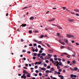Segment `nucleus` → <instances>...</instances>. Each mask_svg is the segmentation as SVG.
Here are the masks:
<instances>
[{
  "instance_id": "f257e3e1",
  "label": "nucleus",
  "mask_w": 79,
  "mask_h": 79,
  "mask_svg": "<svg viewBox=\"0 0 79 79\" xmlns=\"http://www.w3.org/2000/svg\"><path fill=\"white\" fill-rule=\"evenodd\" d=\"M66 35L67 37H68V38H71V37H72V38H73V39H76L75 38H74V35H72L67 34V35Z\"/></svg>"
},
{
  "instance_id": "f03ea898",
  "label": "nucleus",
  "mask_w": 79,
  "mask_h": 79,
  "mask_svg": "<svg viewBox=\"0 0 79 79\" xmlns=\"http://www.w3.org/2000/svg\"><path fill=\"white\" fill-rule=\"evenodd\" d=\"M56 64H58L59 66H62V63L61 62H59L56 61V62L54 63V65H56Z\"/></svg>"
},
{
  "instance_id": "7ed1b4c3",
  "label": "nucleus",
  "mask_w": 79,
  "mask_h": 79,
  "mask_svg": "<svg viewBox=\"0 0 79 79\" xmlns=\"http://www.w3.org/2000/svg\"><path fill=\"white\" fill-rule=\"evenodd\" d=\"M49 72H50V71L49 70H46L45 71V72L46 73V74H44L45 76H46V77H47V76H48V74H47V73H49Z\"/></svg>"
},
{
  "instance_id": "20e7f679",
  "label": "nucleus",
  "mask_w": 79,
  "mask_h": 79,
  "mask_svg": "<svg viewBox=\"0 0 79 79\" xmlns=\"http://www.w3.org/2000/svg\"><path fill=\"white\" fill-rule=\"evenodd\" d=\"M68 20L69 21V22H71L72 23H73V22H74V20L70 19H68Z\"/></svg>"
},
{
  "instance_id": "39448f33",
  "label": "nucleus",
  "mask_w": 79,
  "mask_h": 79,
  "mask_svg": "<svg viewBox=\"0 0 79 79\" xmlns=\"http://www.w3.org/2000/svg\"><path fill=\"white\" fill-rule=\"evenodd\" d=\"M70 76H71V77L72 78H73V77H75V78H76V77H77L76 75H74L73 74L71 75Z\"/></svg>"
},
{
  "instance_id": "423d86ee",
  "label": "nucleus",
  "mask_w": 79,
  "mask_h": 79,
  "mask_svg": "<svg viewBox=\"0 0 79 79\" xmlns=\"http://www.w3.org/2000/svg\"><path fill=\"white\" fill-rule=\"evenodd\" d=\"M64 42H65V43H66L67 44H68V40L66 39H64Z\"/></svg>"
},
{
  "instance_id": "0eeeda50",
  "label": "nucleus",
  "mask_w": 79,
  "mask_h": 79,
  "mask_svg": "<svg viewBox=\"0 0 79 79\" xmlns=\"http://www.w3.org/2000/svg\"><path fill=\"white\" fill-rule=\"evenodd\" d=\"M21 26H22V27H25V26H26V24H22V25H21L20 26V28H21Z\"/></svg>"
},
{
  "instance_id": "6e6552de",
  "label": "nucleus",
  "mask_w": 79,
  "mask_h": 79,
  "mask_svg": "<svg viewBox=\"0 0 79 79\" xmlns=\"http://www.w3.org/2000/svg\"><path fill=\"white\" fill-rule=\"evenodd\" d=\"M55 20V19L54 18L52 19L51 20H49V21L50 22V21H53Z\"/></svg>"
},
{
  "instance_id": "1a4fd4ad",
  "label": "nucleus",
  "mask_w": 79,
  "mask_h": 79,
  "mask_svg": "<svg viewBox=\"0 0 79 79\" xmlns=\"http://www.w3.org/2000/svg\"><path fill=\"white\" fill-rule=\"evenodd\" d=\"M30 20H32L33 19H34V17L33 16L31 17L30 18Z\"/></svg>"
},
{
  "instance_id": "9d476101",
  "label": "nucleus",
  "mask_w": 79,
  "mask_h": 79,
  "mask_svg": "<svg viewBox=\"0 0 79 79\" xmlns=\"http://www.w3.org/2000/svg\"><path fill=\"white\" fill-rule=\"evenodd\" d=\"M57 27L59 28V29H63L61 27H60L58 25H57Z\"/></svg>"
},
{
  "instance_id": "9b49d317",
  "label": "nucleus",
  "mask_w": 79,
  "mask_h": 79,
  "mask_svg": "<svg viewBox=\"0 0 79 79\" xmlns=\"http://www.w3.org/2000/svg\"><path fill=\"white\" fill-rule=\"evenodd\" d=\"M56 66H57V69H60V66L58 65V64H56Z\"/></svg>"
},
{
  "instance_id": "f8f14e48",
  "label": "nucleus",
  "mask_w": 79,
  "mask_h": 79,
  "mask_svg": "<svg viewBox=\"0 0 79 79\" xmlns=\"http://www.w3.org/2000/svg\"><path fill=\"white\" fill-rule=\"evenodd\" d=\"M41 70H43V71H46V69L45 68H41Z\"/></svg>"
},
{
  "instance_id": "ddd939ff",
  "label": "nucleus",
  "mask_w": 79,
  "mask_h": 79,
  "mask_svg": "<svg viewBox=\"0 0 79 79\" xmlns=\"http://www.w3.org/2000/svg\"><path fill=\"white\" fill-rule=\"evenodd\" d=\"M44 37V35H41L40 36V39H42Z\"/></svg>"
},
{
  "instance_id": "4468645a",
  "label": "nucleus",
  "mask_w": 79,
  "mask_h": 79,
  "mask_svg": "<svg viewBox=\"0 0 79 79\" xmlns=\"http://www.w3.org/2000/svg\"><path fill=\"white\" fill-rule=\"evenodd\" d=\"M41 55H42V56H45V53H42L41 54Z\"/></svg>"
},
{
  "instance_id": "2eb2a0df",
  "label": "nucleus",
  "mask_w": 79,
  "mask_h": 79,
  "mask_svg": "<svg viewBox=\"0 0 79 79\" xmlns=\"http://www.w3.org/2000/svg\"><path fill=\"white\" fill-rule=\"evenodd\" d=\"M48 52H50V53H52V52H53V51L51 49H49L48 50Z\"/></svg>"
},
{
  "instance_id": "dca6fc26",
  "label": "nucleus",
  "mask_w": 79,
  "mask_h": 79,
  "mask_svg": "<svg viewBox=\"0 0 79 79\" xmlns=\"http://www.w3.org/2000/svg\"><path fill=\"white\" fill-rule=\"evenodd\" d=\"M23 73H24V74H27V72H26V71H24V70H23Z\"/></svg>"
},
{
  "instance_id": "f3484780",
  "label": "nucleus",
  "mask_w": 79,
  "mask_h": 79,
  "mask_svg": "<svg viewBox=\"0 0 79 79\" xmlns=\"http://www.w3.org/2000/svg\"><path fill=\"white\" fill-rule=\"evenodd\" d=\"M42 41H40L38 42V44H42Z\"/></svg>"
},
{
  "instance_id": "a211bd4d",
  "label": "nucleus",
  "mask_w": 79,
  "mask_h": 79,
  "mask_svg": "<svg viewBox=\"0 0 79 79\" xmlns=\"http://www.w3.org/2000/svg\"><path fill=\"white\" fill-rule=\"evenodd\" d=\"M69 69H71V71H74V69H72L71 67Z\"/></svg>"
},
{
  "instance_id": "6ab92c4d",
  "label": "nucleus",
  "mask_w": 79,
  "mask_h": 79,
  "mask_svg": "<svg viewBox=\"0 0 79 79\" xmlns=\"http://www.w3.org/2000/svg\"><path fill=\"white\" fill-rule=\"evenodd\" d=\"M51 24L52 25V26H56V27H57V25H55L53 24Z\"/></svg>"
},
{
  "instance_id": "aec40b11",
  "label": "nucleus",
  "mask_w": 79,
  "mask_h": 79,
  "mask_svg": "<svg viewBox=\"0 0 79 79\" xmlns=\"http://www.w3.org/2000/svg\"><path fill=\"white\" fill-rule=\"evenodd\" d=\"M72 62L73 63V64H75V63H76V61L74 60H73L72 61Z\"/></svg>"
},
{
  "instance_id": "412c9836",
  "label": "nucleus",
  "mask_w": 79,
  "mask_h": 79,
  "mask_svg": "<svg viewBox=\"0 0 79 79\" xmlns=\"http://www.w3.org/2000/svg\"><path fill=\"white\" fill-rule=\"evenodd\" d=\"M67 48L68 50H72V48L69 47L68 48Z\"/></svg>"
},
{
  "instance_id": "4be33fe9",
  "label": "nucleus",
  "mask_w": 79,
  "mask_h": 79,
  "mask_svg": "<svg viewBox=\"0 0 79 79\" xmlns=\"http://www.w3.org/2000/svg\"><path fill=\"white\" fill-rule=\"evenodd\" d=\"M48 29L49 30L50 29V30H53V29L52 28H48Z\"/></svg>"
},
{
  "instance_id": "5701e85b",
  "label": "nucleus",
  "mask_w": 79,
  "mask_h": 79,
  "mask_svg": "<svg viewBox=\"0 0 79 79\" xmlns=\"http://www.w3.org/2000/svg\"><path fill=\"white\" fill-rule=\"evenodd\" d=\"M74 70H75V71H77V67H74Z\"/></svg>"
},
{
  "instance_id": "b1692460",
  "label": "nucleus",
  "mask_w": 79,
  "mask_h": 79,
  "mask_svg": "<svg viewBox=\"0 0 79 79\" xmlns=\"http://www.w3.org/2000/svg\"><path fill=\"white\" fill-rule=\"evenodd\" d=\"M48 56L51 57V56H52V55L50 54H48Z\"/></svg>"
},
{
  "instance_id": "393cba45",
  "label": "nucleus",
  "mask_w": 79,
  "mask_h": 79,
  "mask_svg": "<svg viewBox=\"0 0 79 79\" xmlns=\"http://www.w3.org/2000/svg\"><path fill=\"white\" fill-rule=\"evenodd\" d=\"M38 64H40L42 63V62L39 61L38 62Z\"/></svg>"
},
{
  "instance_id": "a878e982",
  "label": "nucleus",
  "mask_w": 79,
  "mask_h": 79,
  "mask_svg": "<svg viewBox=\"0 0 79 79\" xmlns=\"http://www.w3.org/2000/svg\"><path fill=\"white\" fill-rule=\"evenodd\" d=\"M58 77H60V78H61V77H63V76L62 75H59L58 76Z\"/></svg>"
},
{
  "instance_id": "bb28decb",
  "label": "nucleus",
  "mask_w": 79,
  "mask_h": 79,
  "mask_svg": "<svg viewBox=\"0 0 79 79\" xmlns=\"http://www.w3.org/2000/svg\"><path fill=\"white\" fill-rule=\"evenodd\" d=\"M57 73V72L56 71H55L54 72V74H55V75H56V74Z\"/></svg>"
},
{
  "instance_id": "cd10ccee",
  "label": "nucleus",
  "mask_w": 79,
  "mask_h": 79,
  "mask_svg": "<svg viewBox=\"0 0 79 79\" xmlns=\"http://www.w3.org/2000/svg\"><path fill=\"white\" fill-rule=\"evenodd\" d=\"M37 56H38V57H40V53L38 54Z\"/></svg>"
},
{
  "instance_id": "c85d7f7f",
  "label": "nucleus",
  "mask_w": 79,
  "mask_h": 79,
  "mask_svg": "<svg viewBox=\"0 0 79 79\" xmlns=\"http://www.w3.org/2000/svg\"><path fill=\"white\" fill-rule=\"evenodd\" d=\"M66 57H67L68 58H70V56L69 55H67Z\"/></svg>"
},
{
  "instance_id": "c756f323",
  "label": "nucleus",
  "mask_w": 79,
  "mask_h": 79,
  "mask_svg": "<svg viewBox=\"0 0 79 79\" xmlns=\"http://www.w3.org/2000/svg\"><path fill=\"white\" fill-rule=\"evenodd\" d=\"M71 13L72 15H74L75 14V13H74V12H71Z\"/></svg>"
},
{
  "instance_id": "7c9ffc66",
  "label": "nucleus",
  "mask_w": 79,
  "mask_h": 79,
  "mask_svg": "<svg viewBox=\"0 0 79 79\" xmlns=\"http://www.w3.org/2000/svg\"><path fill=\"white\" fill-rule=\"evenodd\" d=\"M46 45H47V46H48V47H50V45L48 44H46Z\"/></svg>"
},
{
  "instance_id": "2f4dec72",
  "label": "nucleus",
  "mask_w": 79,
  "mask_h": 79,
  "mask_svg": "<svg viewBox=\"0 0 79 79\" xmlns=\"http://www.w3.org/2000/svg\"><path fill=\"white\" fill-rule=\"evenodd\" d=\"M51 70L52 71H54V69L53 68H51Z\"/></svg>"
},
{
  "instance_id": "473e14b6",
  "label": "nucleus",
  "mask_w": 79,
  "mask_h": 79,
  "mask_svg": "<svg viewBox=\"0 0 79 79\" xmlns=\"http://www.w3.org/2000/svg\"><path fill=\"white\" fill-rule=\"evenodd\" d=\"M61 44H62V45H65V44H64V43L63 42H62Z\"/></svg>"
},
{
  "instance_id": "72a5a7b5",
  "label": "nucleus",
  "mask_w": 79,
  "mask_h": 79,
  "mask_svg": "<svg viewBox=\"0 0 79 79\" xmlns=\"http://www.w3.org/2000/svg\"><path fill=\"white\" fill-rule=\"evenodd\" d=\"M57 74H58V75H60V74H61V73H60V72H57Z\"/></svg>"
},
{
  "instance_id": "f704fd0d",
  "label": "nucleus",
  "mask_w": 79,
  "mask_h": 79,
  "mask_svg": "<svg viewBox=\"0 0 79 79\" xmlns=\"http://www.w3.org/2000/svg\"><path fill=\"white\" fill-rule=\"evenodd\" d=\"M47 68H48V69H50V66L48 65L47 66Z\"/></svg>"
},
{
  "instance_id": "c9c22d12",
  "label": "nucleus",
  "mask_w": 79,
  "mask_h": 79,
  "mask_svg": "<svg viewBox=\"0 0 79 79\" xmlns=\"http://www.w3.org/2000/svg\"><path fill=\"white\" fill-rule=\"evenodd\" d=\"M74 54H75V55L73 54V56H74V57H75V55H76V52H74Z\"/></svg>"
},
{
  "instance_id": "e433bc0d",
  "label": "nucleus",
  "mask_w": 79,
  "mask_h": 79,
  "mask_svg": "<svg viewBox=\"0 0 79 79\" xmlns=\"http://www.w3.org/2000/svg\"><path fill=\"white\" fill-rule=\"evenodd\" d=\"M34 56H37V53H34Z\"/></svg>"
},
{
  "instance_id": "4c0bfd02",
  "label": "nucleus",
  "mask_w": 79,
  "mask_h": 79,
  "mask_svg": "<svg viewBox=\"0 0 79 79\" xmlns=\"http://www.w3.org/2000/svg\"><path fill=\"white\" fill-rule=\"evenodd\" d=\"M59 72H61V71H62V70H61L60 69H59Z\"/></svg>"
},
{
  "instance_id": "58836bf2",
  "label": "nucleus",
  "mask_w": 79,
  "mask_h": 79,
  "mask_svg": "<svg viewBox=\"0 0 79 79\" xmlns=\"http://www.w3.org/2000/svg\"><path fill=\"white\" fill-rule=\"evenodd\" d=\"M55 63H56V61H52V63H53V64H55Z\"/></svg>"
},
{
  "instance_id": "ea45409f",
  "label": "nucleus",
  "mask_w": 79,
  "mask_h": 79,
  "mask_svg": "<svg viewBox=\"0 0 79 79\" xmlns=\"http://www.w3.org/2000/svg\"><path fill=\"white\" fill-rule=\"evenodd\" d=\"M38 68V66L37 65H36L35 66V69H37V68Z\"/></svg>"
},
{
  "instance_id": "a19ab883",
  "label": "nucleus",
  "mask_w": 79,
  "mask_h": 79,
  "mask_svg": "<svg viewBox=\"0 0 79 79\" xmlns=\"http://www.w3.org/2000/svg\"><path fill=\"white\" fill-rule=\"evenodd\" d=\"M29 32L30 34H31L32 32V31H31V30H30Z\"/></svg>"
},
{
  "instance_id": "79ce46f5",
  "label": "nucleus",
  "mask_w": 79,
  "mask_h": 79,
  "mask_svg": "<svg viewBox=\"0 0 79 79\" xmlns=\"http://www.w3.org/2000/svg\"><path fill=\"white\" fill-rule=\"evenodd\" d=\"M34 42H38V41L37 40H34Z\"/></svg>"
},
{
  "instance_id": "37998d69",
  "label": "nucleus",
  "mask_w": 79,
  "mask_h": 79,
  "mask_svg": "<svg viewBox=\"0 0 79 79\" xmlns=\"http://www.w3.org/2000/svg\"><path fill=\"white\" fill-rule=\"evenodd\" d=\"M40 58H41V59H44V57L43 56H40Z\"/></svg>"
},
{
  "instance_id": "c03bdc74",
  "label": "nucleus",
  "mask_w": 79,
  "mask_h": 79,
  "mask_svg": "<svg viewBox=\"0 0 79 79\" xmlns=\"http://www.w3.org/2000/svg\"><path fill=\"white\" fill-rule=\"evenodd\" d=\"M45 62H46V63H48L49 61H48V60H46L45 61Z\"/></svg>"
},
{
  "instance_id": "a18cd8bd",
  "label": "nucleus",
  "mask_w": 79,
  "mask_h": 79,
  "mask_svg": "<svg viewBox=\"0 0 79 79\" xmlns=\"http://www.w3.org/2000/svg\"><path fill=\"white\" fill-rule=\"evenodd\" d=\"M54 60L55 61H57V60H58V59L57 58H54Z\"/></svg>"
},
{
  "instance_id": "49530a36",
  "label": "nucleus",
  "mask_w": 79,
  "mask_h": 79,
  "mask_svg": "<svg viewBox=\"0 0 79 79\" xmlns=\"http://www.w3.org/2000/svg\"><path fill=\"white\" fill-rule=\"evenodd\" d=\"M28 8V7H25L23 9V10H24V9H26V8Z\"/></svg>"
},
{
  "instance_id": "de8ad7c7",
  "label": "nucleus",
  "mask_w": 79,
  "mask_h": 79,
  "mask_svg": "<svg viewBox=\"0 0 79 79\" xmlns=\"http://www.w3.org/2000/svg\"><path fill=\"white\" fill-rule=\"evenodd\" d=\"M58 60H59V61H61V59L59 58H58Z\"/></svg>"
},
{
  "instance_id": "09e8293b",
  "label": "nucleus",
  "mask_w": 79,
  "mask_h": 79,
  "mask_svg": "<svg viewBox=\"0 0 79 79\" xmlns=\"http://www.w3.org/2000/svg\"><path fill=\"white\" fill-rule=\"evenodd\" d=\"M62 72L64 73L66 72V70H63Z\"/></svg>"
},
{
  "instance_id": "8fccbe9b",
  "label": "nucleus",
  "mask_w": 79,
  "mask_h": 79,
  "mask_svg": "<svg viewBox=\"0 0 79 79\" xmlns=\"http://www.w3.org/2000/svg\"><path fill=\"white\" fill-rule=\"evenodd\" d=\"M78 10V9H74V11H76V12H77Z\"/></svg>"
},
{
  "instance_id": "3c124183",
  "label": "nucleus",
  "mask_w": 79,
  "mask_h": 79,
  "mask_svg": "<svg viewBox=\"0 0 79 79\" xmlns=\"http://www.w3.org/2000/svg\"><path fill=\"white\" fill-rule=\"evenodd\" d=\"M33 45L34 46H35H35H37V44L35 43Z\"/></svg>"
},
{
  "instance_id": "603ef678",
  "label": "nucleus",
  "mask_w": 79,
  "mask_h": 79,
  "mask_svg": "<svg viewBox=\"0 0 79 79\" xmlns=\"http://www.w3.org/2000/svg\"><path fill=\"white\" fill-rule=\"evenodd\" d=\"M44 66H45V67H47V64H44Z\"/></svg>"
},
{
  "instance_id": "864d4df0",
  "label": "nucleus",
  "mask_w": 79,
  "mask_h": 79,
  "mask_svg": "<svg viewBox=\"0 0 79 79\" xmlns=\"http://www.w3.org/2000/svg\"><path fill=\"white\" fill-rule=\"evenodd\" d=\"M39 53H42V50L40 51Z\"/></svg>"
},
{
  "instance_id": "5fc2aeb1",
  "label": "nucleus",
  "mask_w": 79,
  "mask_h": 79,
  "mask_svg": "<svg viewBox=\"0 0 79 79\" xmlns=\"http://www.w3.org/2000/svg\"><path fill=\"white\" fill-rule=\"evenodd\" d=\"M64 46H61V47L60 48H61V49H62V48H64Z\"/></svg>"
},
{
  "instance_id": "6e6d98bb",
  "label": "nucleus",
  "mask_w": 79,
  "mask_h": 79,
  "mask_svg": "<svg viewBox=\"0 0 79 79\" xmlns=\"http://www.w3.org/2000/svg\"><path fill=\"white\" fill-rule=\"evenodd\" d=\"M36 59V57H33V60H35Z\"/></svg>"
},
{
  "instance_id": "4d7b16f0",
  "label": "nucleus",
  "mask_w": 79,
  "mask_h": 79,
  "mask_svg": "<svg viewBox=\"0 0 79 79\" xmlns=\"http://www.w3.org/2000/svg\"><path fill=\"white\" fill-rule=\"evenodd\" d=\"M38 64V62H36L35 63V65H37V64Z\"/></svg>"
},
{
  "instance_id": "13d9d810",
  "label": "nucleus",
  "mask_w": 79,
  "mask_h": 79,
  "mask_svg": "<svg viewBox=\"0 0 79 79\" xmlns=\"http://www.w3.org/2000/svg\"><path fill=\"white\" fill-rule=\"evenodd\" d=\"M20 41L22 42H24V40L22 39H21Z\"/></svg>"
},
{
  "instance_id": "bf43d9fd",
  "label": "nucleus",
  "mask_w": 79,
  "mask_h": 79,
  "mask_svg": "<svg viewBox=\"0 0 79 79\" xmlns=\"http://www.w3.org/2000/svg\"><path fill=\"white\" fill-rule=\"evenodd\" d=\"M29 46H30V47H32V44H29Z\"/></svg>"
},
{
  "instance_id": "052dcab7",
  "label": "nucleus",
  "mask_w": 79,
  "mask_h": 79,
  "mask_svg": "<svg viewBox=\"0 0 79 79\" xmlns=\"http://www.w3.org/2000/svg\"><path fill=\"white\" fill-rule=\"evenodd\" d=\"M26 52V51L25 50H23V53L24 52Z\"/></svg>"
},
{
  "instance_id": "680f3d73",
  "label": "nucleus",
  "mask_w": 79,
  "mask_h": 79,
  "mask_svg": "<svg viewBox=\"0 0 79 79\" xmlns=\"http://www.w3.org/2000/svg\"><path fill=\"white\" fill-rule=\"evenodd\" d=\"M67 63H68V64H70V61H67Z\"/></svg>"
},
{
  "instance_id": "e2e57ef3",
  "label": "nucleus",
  "mask_w": 79,
  "mask_h": 79,
  "mask_svg": "<svg viewBox=\"0 0 79 79\" xmlns=\"http://www.w3.org/2000/svg\"><path fill=\"white\" fill-rule=\"evenodd\" d=\"M59 42H60V44H61V40H59Z\"/></svg>"
},
{
  "instance_id": "0e129e2a",
  "label": "nucleus",
  "mask_w": 79,
  "mask_h": 79,
  "mask_svg": "<svg viewBox=\"0 0 79 79\" xmlns=\"http://www.w3.org/2000/svg\"><path fill=\"white\" fill-rule=\"evenodd\" d=\"M76 44L77 45H79V44L77 43H76Z\"/></svg>"
},
{
  "instance_id": "69168bd1",
  "label": "nucleus",
  "mask_w": 79,
  "mask_h": 79,
  "mask_svg": "<svg viewBox=\"0 0 79 79\" xmlns=\"http://www.w3.org/2000/svg\"><path fill=\"white\" fill-rule=\"evenodd\" d=\"M27 53L28 54H30V53H31V52L30 51H28L27 52Z\"/></svg>"
},
{
  "instance_id": "338daca9",
  "label": "nucleus",
  "mask_w": 79,
  "mask_h": 79,
  "mask_svg": "<svg viewBox=\"0 0 79 79\" xmlns=\"http://www.w3.org/2000/svg\"><path fill=\"white\" fill-rule=\"evenodd\" d=\"M38 47V48H41V46L40 45H39Z\"/></svg>"
},
{
  "instance_id": "774afa93",
  "label": "nucleus",
  "mask_w": 79,
  "mask_h": 79,
  "mask_svg": "<svg viewBox=\"0 0 79 79\" xmlns=\"http://www.w3.org/2000/svg\"><path fill=\"white\" fill-rule=\"evenodd\" d=\"M50 61H53V59H50Z\"/></svg>"
}]
</instances>
